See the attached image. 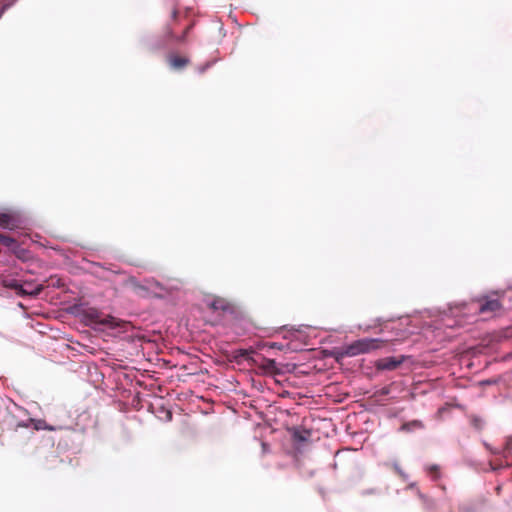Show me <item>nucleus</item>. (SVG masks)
Segmentation results:
<instances>
[{"label":"nucleus","instance_id":"21","mask_svg":"<svg viewBox=\"0 0 512 512\" xmlns=\"http://www.w3.org/2000/svg\"><path fill=\"white\" fill-rule=\"evenodd\" d=\"M177 15V10L174 8L172 11V17L175 18Z\"/></svg>","mask_w":512,"mask_h":512},{"label":"nucleus","instance_id":"3","mask_svg":"<svg viewBox=\"0 0 512 512\" xmlns=\"http://www.w3.org/2000/svg\"><path fill=\"white\" fill-rule=\"evenodd\" d=\"M479 302V308L478 312L479 314L483 315H496L503 309V305L497 298H491L489 296L482 297L478 300Z\"/></svg>","mask_w":512,"mask_h":512},{"label":"nucleus","instance_id":"6","mask_svg":"<svg viewBox=\"0 0 512 512\" xmlns=\"http://www.w3.org/2000/svg\"><path fill=\"white\" fill-rule=\"evenodd\" d=\"M208 307L214 312H232L233 305L227 299L222 297H214L209 303Z\"/></svg>","mask_w":512,"mask_h":512},{"label":"nucleus","instance_id":"16","mask_svg":"<svg viewBox=\"0 0 512 512\" xmlns=\"http://www.w3.org/2000/svg\"><path fill=\"white\" fill-rule=\"evenodd\" d=\"M87 316L94 322V323H105L104 321L100 320V316L98 311L93 310L90 311Z\"/></svg>","mask_w":512,"mask_h":512},{"label":"nucleus","instance_id":"8","mask_svg":"<svg viewBox=\"0 0 512 512\" xmlns=\"http://www.w3.org/2000/svg\"><path fill=\"white\" fill-rule=\"evenodd\" d=\"M257 366L263 370V372L276 375L280 373V369L277 367L275 360L266 357H261L260 362H256Z\"/></svg>","mask_w":512,"mask_h":512},{"label":"nucleus","instance_id":"13","mask_svg":"<svg viewBox=\"0 0 512 512\" xmlns=\"http://www.w3.org/2000/svg\"><path fill=\"white\" fill-rule=\"evenodd\" d=\"M422 428H424V424L420 420H413V421L404 423L401 426V430L407 431V432H410L415 429H422Z\"/></svg>","mask_w":512,"mask_h":512},{"label":"nucleus","instance_id":"2","mask_svg":"<svg viewBox=\"0 0 512 512\" xmlns=\"http://www.w3.org/2000/svg\"><path fill=\"white\" fill-rule=\"evenodd\" d=\"M6 286L15 290L16 294L19 296H32V297L38 296L44 288V286L42 284L33 286V284L30 282L20 284L16 280H12Z\"/></svg>","mask_w":512,"mask_h":512},{"label":"nucleus","instance_id":"14","mask_svg":"<svg viewBox=\"0 0 512 512\" xmlns=\"http://www.w3.org/2000/svg\"><path fill=\"white\" fill-rule=\"evenodd\" d=\"M470 422L476 429H482L483 427V420L478 416H470Z\"/></svg>","mask_w":512,"mask_h":512},{"label":"nucleus","instance_id":"11","mask_svg":"<svg viewBox=\"0 0 512 512\" xmlns=\"http://www.w3.org/2000/svg\"><path fill=\"white\" fill-rule=\"evenodd\" d=\"M419 498L421 499L423 508L425 510H427V511H435L436 510L437 504L433 498H431L425 494H422V493H419Z\"/></svg>","mask_w":512,"mask_h":512},{"label":"nucleus","instance_id":"19","mask_svg":"<svg viewBox=\"0 0 512 512\" xmlns=\"http://www.w3.org/2000/svg\"><path fill=\"white\" fill-rule=\"evenodd\" d=\"M511 450H512V436L507 438L506 445L504 448V453L506 454L507 452H509Z\"/></svg>","mask_w":512,"mask_h":512},{"label":"nucleus","instance_id":"10","mask_svg":"<svg viewBox=\"0 0 512 512\" xmlns=\"http://www.w3.org/2000/svg\"><path fill=\"white\" fill-rule=\"evenodd\" d=\"M291 432L295 442L303 443L310 440L311 432L307 429L293 428Z\"/></svg>","mask_w":512,"mask_h":512},{"label":"nucleus","instance_id":"22","mask_svg":"<svg viewBox=\"0 0 512 512\" xmlns=\"http://www.w3.org/2000/svg\"><path fill=\"white\" fill-rule=\"evenodd\" d=\"M395 469L401 474V471L400 469L398 468V466H395Z\"/></svg>","mask_w":512,"mask_h":512},{"label":"nucleus","instance_id":"20","mask_svg":"<svg viewBox=\"0 0 512 512\" xmlns=\"http://www.w3.org/2000/svg\"><path fill=\"white\" fill-rule=\"evenodd\" d=\"M269 347L270 348H273V349H278V350H281L283 345L282 344H279V343H276V342H273L271 344H269Z\"/></svg>","mask_w":512,"mask_h":512},{"label":"nucleus","instance_id":"7","mask_svg":"<svg viewBox=\"0 0 512 512\" xmlns=\"http://www.w3.org/2000/svg\"><path fill=\"white\" fill-rule=\"evenodd\" d=\"M404 361V357L396 358V357H386L380 359L376 363V368L378 370H394L399 367Z\"/></svg>","mask_w":512,"mask_h":512},{"label":"nucleus","instance_id":"9","mask_svg":"<svg viewBox=\"0 0 512 512\" xmlns=\"http://www.w3.org/2000/svg\"><path fill=\"white\" fill-rule=\"evenodd\" d=\"M147 283L151 296L164 297L168 293V290L155 279H147Z\"/></svg>","mask_w":512,"mask_h":512},{"label":"nucleus","instance_id":"15","mask_svg":"<svg viewBox=\"0 0 512 512\" xmlns=\"http://www.w3.org/2000/svg\"><path fill=\"white\" fill-rule=\"evenodd\" d=\"M428 473L434 478V479H438L440 477V470H439V467L437 465H431L429 468H428Z\"/></svg>","mask_w":512,"mask_h":512},{"label":"nucleus","instance_id":"17","mask_svg":"<svg viewBox=\"0 0 512 512\" xmlns=\"http://www.w3.org/2000/svg\"><path fill=\"white\" fill-rule=\"evenodd\" d=\"M0 243L6 247H10L12 244L15 243V240L10 236L3 235V237H1Z\"/></svg>","mask_w":512,"mask_h":512},{"label":"nucleus","instance_id":"1","mask_svg":"<svg viewBox=\"0 0 512 512\" xmlns=\"http://www.w3.org/2000/svg\"><path fill=\"white\" fill-rule=\"evenodd\" d=\"M385 346V341L375 338H363L341 347L336 351V360L370 353Z\"/></svg>","mask_w":512,"mask_h":512},{"label":"nucleus","instance_id":"18","mask_svg":"<svg viewBox=\"0 0 512 512\" xmlns=\"http://www.w3.org/2000/svg\"><path fill=\"white\" fill-rule=\"evenodd\" d=\"M511 450H512V436L507 438L506 445L504 448V453L506 454L507 452H509Z\"/></svg>","mask_w":512,"mask_h":512},{"label":"nucleus","instance_id":"4","mask_svg":"<svg viewBox=\"0 0 512 512\" xmlns=\"http://www.w3.org/2000/svg\"><path fill=\"white\" fill-rule=\"evenodd\" d=\"M126 285L139 297L145 298L151 296L147 279L143 283H140L136 278L130 277Z\"/></svg>","mask_w":512,"mask_h":512},{"label":"nucleus","instance_id":"5","mask_svg":"<svg viewBox=\"0 0 512 512\" xmlns=\"http://www.w3.org/2000/svg\"><path fill=\"white\" fill-rule=\"evenodd\" d=\"M0 227L15 230L20 227V219L14 213H0Z\"/></svg>","mask_w":512,"mask_h":512},{"label":"nucleus","instance_id":"24","mask_svg":"<svg viewBox=\"0 0 512 512\" xmlns=\"http://www.w3.org/2000/svg\"><path fill=\"white\" fill-rule=\"evenodd\" d=\"M449 512H453L452 510H450Z\"/></svg>","mask_w":512,"mask_h":512},{"label":"nucleus","instance_id":"23","mask_svg":"<svg viewBox=\"0 0 512 512\" xmlns=\"http://www.w3.org/2000/svg\"><path fill=\"white\" fill-rule=\"evenodd\" d=\"M459 511H460V512H463V508H462V507H460V508H459Z\"/></svg>","mask_w":512,"mask_h":512},{"label":"nucleus","instance_id":"12","mask_svg":"<svg viewBox=\"0 0 512 512\" xmlns=\"http://www.w3.org/2000/svg\"><path fill=\"white\" fill-rule=\"evenodd\" d=\"M169 62L171 67L174 69H181L188 63V59L178 56H171Z\"/></svg>","mask_w":512,"mask_h":512}]
</instances>
